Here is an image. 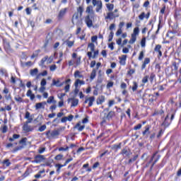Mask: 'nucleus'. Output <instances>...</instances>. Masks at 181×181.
<instances>
[{"label":"nucleus","mask_w":181,"mask_h":181,"mask_svg":"<svg viewBox=\"0 0 181 181\" xmlns=\"http://www.w3.org/2000/svg\"><path fill=\"white\" fill-rule=\"evenodd\" d=\"M85 21L88 28H91V26H93V20H91V16H87Z\"/></svg>","instance_id":"obj_8"},{"label":"nucleus","mask_w":181,"mask_h":181,"mask_svg":"<svg viewBox=\"0 0 181 181\" xmlns=\"http://www.w3.org/2000/svg\"><path fill=\"white\" fill-rule=\"evenodd\" d=\"M132 91H136L138 90V83L136 82H133V86L132 88Z\"/></svg>","instance_id":"obj_29"},{"label":"nucleus","mask_w":181,"mask_h":181,"mask_svg":"<svg viewBox=\"0 0 181 181\" xmlns=\"http://www.w3.org/2000/svg\"><path fill=\"white\" fill-rule=\"evenodd\" d=\"M74 128L76 129H78V131L81 132V131H83V129H84V128H86V126L85 125H81V123L78 122L76 124Z\"/></svg>","instance_id":"obj_16"},{"label":"nucleus","mask_w":181,"mask_h":181,"mask_svg":"<svg viewBox=\"0 0 181 181\" xmlns=\"http://www.w3.org/2000/svg\"><path fill=\"white\" fill-rule=\"evenodd\" d=\"M114 86V82H109L107 84V88H111V87H112Z\"/></svg>","instance_id":"obj_55"},{"label":"nucleus","mask_w":181,"mask_h":181,"mask_svg":"<svg viewBox=\"0 0 181 181\" xmlns=\"http://www.w3.org/2000/svg\"><path fill=\"white\" fill-rule=\"evenodd\" d=\"M73 118H74V116H73V115H70L69 117H67V120L69 122L73 121Z\"/></svg>","instance_id":"obj_59"},{"label":"nucleus","mask_w":181,"mask_h":181,"mask_svg":"<svg viewBox=\"0 0 181 181\" xmlns=\"http://www.w3.org/2000/svg\"><path fill=\"white\" fill-rule=\"evenodd\" d=\"M108 37V42H112V39L114 37V32L111 31Z\"/></svg>","instance_id":"obj_36"},{"label":"nucleus","mask_w":181,"mask_h":181,"mask_svg":"<svg viewBox=\"0 0 181 181\" xmlns=\"http://www.w3.org/2000/svg\"><path fill=\"white\" fill-rule=\"evenodd\" d=\"M145 18V13L143 12L139 16V18L140 21H144V18Z\"/></svg>","instance_id":"obj_49"},{"label":"nucleus","mask_w":181,"mask_h":181,"mask_svg":"<svg viewBox=\"0 0 181 181\" xmlns=\"http://www.w3.org/2000/svg\"><path fill=\"white\" fill-rule=\"evenodd\" d=\"M141 128H142V124H139L134 127V129H135V131H138V129H141Z\"/></svg>","instance_id":"obj_43"},{"label":"nucleus","mask_w":181,"mask_h":181,"mask_svg":"<svg viewBox=\"0 0 181 181\" xmlns=\"http://www.w3.org/2000/svg\"><path fill=\"white\" fill-rule=\"evenodd\" d=\"M113 115H115V112H114V111L109 112V114L104 113V116H103L104 121H105V119H111Z\"/></svg>","instance_id":"obj_5"},{"label":"nucleus","mask_w":181,"mask_h":181,"mask_svg":"<svg viewBox=\"0 0 181 181\" xmlns=\"http://www.w3.org/2000/svg\"><path fill=\"white\" fill-rule=\"evenodd\" d=\"M47 104H56V100H54V96H50L47 100Z\"/></svg>","instance_id":"obj_23"},{"label":"nucleus","mask_w":181,"mask_h":181,"mask_svg":"<svg viewBox=\"0 0 181 181\" xmlns=\"http://www.w3.org/2000/svg\"><path fill=\"white\" fill-rule=\"evenodd\" d=\"M108 47H109L111 50H114V42H112V43L109 44Z\"/></svg>","instance_id":"obj_64"},{"label":"nucleus","mask_w":181,"mask_h":181,"mask_svg":"<svg viewBox=\"0 0 181 181\" xmlns=\"http://www.w3.org/2000/svg\"><path fill=\"white\" fill-rule=\"evenodd\" d=\"M62 159H63V155H62V154H58V155L55 157V160H62Z\"/></svg>","instance_id":"obj_40"},{"label":"nucleus","mask_w":181,"mask_h":181,"mask_svg":"<svg viewBox=\"0 0 181 181\" xmlns=\"http://www.w3.org/2000/svg\"><path fill=\"white\" fill-rule=\"evenodd\" d=\"M81 62V58L78 57L75 59V63L76 66H78L80 64V62Z\"/></svg>","instance_id":"obj_44"},{"label":"nucleus","mask_w":181,"mask_h":181,"mask_svg":"<svg viewBox=\"0 0 181 181\" xmlns=\"http://www.w3.org/2000/svg\"><path fill=\"white\" fill-rule=\"evenodd\" d=\"M46 158H45V156L42 155H37L34 158V160H33V163H41V162H43Z\"/></svg>","instance_id":"obj_3"},{"label":"nucleus","mask_w":181,"mask_h":181,"mask_svg":"<svg viewBox=\"0 0 181 181\" xmlns=\"http://www.w3.org/2000/svg\"><path fill=\"white\" fill-rule=\"evenodd\" d=\"M45 105H46V102L36 103L35 110H40V108L45 110Z\"/></svg>","instance_id":"obj_12"},{"label":"nucleus","mask_w":181,"mask_h":181,"mask_svg":"<svg viewBox=\"0 0 181 181\" xmlns=\"http://www.w3.org/2000/svg\"><path fill=\"white\" fill-rule=\"evenodd\" d=\"M37 73H39V69H37V68L34 69H31L30 71V76H37Z\"/></svg>","instance_id":"obj_24"},{"label":"nucleus","mask_w":181,"mask_h":181,"mask_svg":"<svg viewBox=\"0 0 181 181\" xmlns=\"http://www.w3.org/2000/svg\"><path fill=\"white\" fill-rule=\"evenodd\" d=\"M132 35H134V36H138V35H139V28L138 27L135 28Z\"/></svg>","instance_id":"obj_26"},{"label":"nucleus","mask_w":181,"mask_h":181,"mask_svg":"<svg viewBox=\"0 0 181 181\" xmlns=\"http://www.w3.org/2000/svg\"><path fill=\"white\" fill-rule=\"evenodd\" d=\"M74 76L75 78H83V75L81 74V72H80V71H76Z\"/></svg>","instance_id":"obj_21"},{"label":"nucleus","mask_w":181,"mask_h":181,"mask_svg":"<svg viewBox=\"0 0 181 181\" xmlns=\"http://www.w3.org/2000/svg\"><path fill=\"white\" fill-rule=\"evenodd\" d=\"M65 44L68 47H73L74 46V40L70 41L69 40H66Z\"/></svg>","instance_id":"obj_20"},{"label":"nucleus","mask_w":181,"mask_h":181,"mask_svg":"<svg viewBox=\"0 0 181 181\" xmlns=\"http://www.w3.org/2000/svg\"><path fill=\"white\" fill-rule=\"evenodd\" d=\"M7 131H8V127L7 126H4L2 127V132H3V134H6V132H7Z\"/></svg>","instance_id":"obj_53"},{"label":"nucleus","mask_w":181,"mask_h":181,"mask_svg":"<svg viewBox=\"0 0 181 181\" xmlns=\"http://www.w3.org/2000/svg\"><path fill=\"white\" fill-rule=\"evenodd\" d=\"M77 13L80 14V16H81V15H83V12H84V8H83L82 6H79L78 8L77 9Z\"/></svg>","instance_id":"obj_33"},{"label":"nucleus","mask_w":181,"mask_h":181,"mask_svg":"<svg viewBox=\"0 0 181 181\" xmlns=\"http://www.w3.org/2000/svg\"><path fill=\"white\" fill-rule=\"evenodd\" d=\"M80 22V18L78 17V13H75L72 17V23H76Z\"/></svg>","instance_id":"obj_9"},{"label":"nucleus","mask_w":181,"mask_h":181,"mask_svg":"<svg viewBox=\"0 0 181 181\" xmlns=\"http://www.w3.org/2000/svg\"><path fill=\"white\" fill-rule=\"evenodd\" d=\"M26 141H28L27 138H23L21 141H20V144H26Z\"/></svg>","instance_id":"obj_60"},{"label":"nucleus","mask_w":181,"mask_h":181,"mask_svg":"<svg viewBox=\"0 0 181 181\" xmlns=\"http://www.w3.org/2000/svg\"><path fill=\"white\" fill-rule=\"evenodd\" d=\"M59 152L64 151L66 152V151H69V146H66V148L64 147H60L59 148Z\"/></svg>","instance_id":"obj_39"},{"label":"nucleus","mask_w":181,"mask_h":181,"mask_svg":"<svg viewBox=\"0 0 181 181\" xmlns=\"http://www.w3.org/2000/svg\"><path fill=\"white\" fill-rule=\"evenodd\" d=\"M119 63L122 66H125L127 62V55H122L119 57Z\"/></svg>","instance_id":"obj_11"},{"label":"nucleus","mask_w":181,"mask_h":181,"mask_svg":"<svg viewBox=\"0 0 181 181\" xmlns=\"http://www.w3.org/2000/svg\"><path fill=\"white\" fill-rule=\"evenodd\" d=\"M57 69V66H56V64H53L49 66L50 71H54Z\"/></svg>","instance_id":"obj_38"},{"label":"nucleus","mask_w":181,"mask_h":181,"mask_svg":"<svg viewBox=\"0 0 181 181\" xmlns=\"http://www.w3.org/2000/svg\"><path fill=\"white\" fill-rule=\"evenodd\" d=\"M28 123H25V124L23 127V131H25V132H30L32 131H33V129H32V127H30V126L28 125Z\"/></svg>","instance_id":"obj_14"},{"label":"nucleus","mask_w":181,"mask_h":181,"mask_svg":"<svg viewBox=\"0 0 181 181\" xmlns=\"http://www.w3.org/2000/svg\"><path fill=\"white\" fill-rule=\"evenodd\" d=\"M144 51H141L139 56V60H140V61L144 59Z\"/></svg>","instance_id":"obj_45"},{"label":"nucleus","mask_w":181,"mask_h":181,"mask_svg":"<svg viewBox=\"0 0 181 181\" xmlns=\"http://www.w3.org/2000/svg\"><path fill=\"white\" fill-rule=\"evenodd\" d=\"M14 100H16V101H17V103H22L23 101V99L22 98L18 96V97H15L14 98Z\"/></svg>","instance_id":"obj_48"},{"label":"nucleus","mask_w":181,"mask_h":181,"mask_svg":"<svg viewBox=\"0 0 181 181\" xmlns=\"http://www.w3.org/2000/svg\"><path fill=\"white\" fill-rule=\"evenodd\" d=\"M66 12H67V8H62V10H60L58 14L59 19H62L64 15H66Z\"/></svg>","instance_id":"obj_13"},{"label":"nucleus","mask_w":181,"mask_h":181,"mask_svg":"<svg viewBox=\"0 0 181 181\" xmlns=\"http://www.w3.org/2000/svg\"><path fill=\"white\" fill-rule=\"evenodd\" d=\"M122 53H124V54L129 53V49H128L127 47H124L122 49Z\"/></svg>","instance_id":"obj_50"},{"label":"nucleus","mask_w":181,"mask_h":181,"mask_svg":"<svg viewBox=\"0 0 181 181\" xmlns=\"http://www.w3.org/2000/svg\"><path fill=\"white\" fill-rule=\"evenodd\" d=\"M122 154L123 155V156H127V158H129L131 155H132V152H131V150H129V148H125L122 150Z\"/></svg>","instance_id":"obj_4"},{"label":"nucleus","mask_w":181,"mask_h":181,"mask_svg":"<svg viewBox=\"0 0 181 181\" xmlns=\"http://www.w3.org/2000/svg\"><path fill=\"white\" fill-rule=\"evenodd\" d=\"M40 84H41V86L45 87V86H46V84H47L46 79L43 78V79L41 81Z\"/></svg>","instance_id":"obj_52"},{"label":"nucleus","mask_w":181,"mask_h":181,"mask_svg":"<svg viewBox=\"0 0 181 181\" xmlns=\"http://www.w3.org/2000/svg\"><path fill=\"white\" fill-rule=\"evenodd\" d=\"M151 62V59H149V58H146L145 59H144V63L145 64H149V62Z\"/></svg>","instance_id":"obj_62"},{"label":"nucleus","mask_w":181,"mask_h":181,"mask_svg":"<svg viewBox=\"0 0 181 181\" xmlns=\"http://www.w3.org/2000/svg\"><path fill=\"white\" fill-rule=\"evenodd\" d=\"M88 47L90 49V52H94L95 46L93 43H89Z\"/></svg>","instance_id":"obj_34"},{"label":"nucleus","mask_w":181,"mask_h":181,"mask_svg":"<svg viewBox=\"0 0 181 181\" xmlns=\"http://www.w3.org/2000/svg\"><path fill=\"white\" fill-rule=\"evenodd\" d=\"M135 42H136V35L132 34V37L129 40V43L130 45H134V43H135Z\"/></svg>","instance_id":"obj_22"},{"label":"nucleus","mask_w":181,"mask_h":181,"mask_svg":"<svg viewBox=\"0 0 181 181\" xmlns=\"http://www.w3.org/2000/svg\"><path fill=\"white\" fill-rule=\"evenodd\" d=\"M136 159H138V155L134 156L133 157V158H130V159L129 160V162H128L129 165L131 164V163H132V162H135V160H136Z\"/></svg>","instance_id":"obj_30"},{"label":"nucleus","mask_w":181,"mask_h":181,"mask_svg":"<svg viewBox=\"0 0 181 181\" xmlns=\"http://www.w3.org/2000/svg\"><path fill=\"white\" fill-rule=\"evenodd\" d=\"M156 76L154 74H151L150 75V78H149V80L151 81V83H153V79L155 78Z\"/></svg>","instance_id":"obj_46"},{"label":"nucleus","mask_w":181,"mask_h":181,"mask_svg":"<svg viewBox=\"0 0 181 181\" xmlns=\"http://www.w3.org/2000/svg\"><path fill=\"white\" fill-rule=\"evenodd\" d=\"M74 63H76V59H71L69 62V66H74Z\"/></svg>","instance_id":"obj_56"},{"label":"nucleus","mask_w":181,"mask_h":181,"mask_svg":"<svg viewBox=\"0 0 181 181\" xmlns=\"http://www.w3.org/2000/svg\"><path fill=\"white\" fill-rule=\"evenodd\" d=\"M95 101V98L94 96L90 97V98H86L85 100V104L88 103V107H92L93 103Z\"/></svg>","instance_id":"obj_6"},{"label":"nucleus","mask_w":181,"mask_h":181,"mask_svg":"<svg viewBox=\"0 0 181 181\" xmlns=\"http://www.w3.org/2000/svg\"><path fill=\"white\" fill-rule=\"evenodd\" d=\"M60 135V130L54 129L52 132L48 131L46 132V136L48 139H54L57 136Z\"/></svg>","instance_id":"obj_1"},{"label":"nucleus","mask_w":181,"mask_h":181,"mask_svg":"<svg viewBox=\"0 0 181 181\" xmlns=\"http://www.w3.org/2000/svg\"><path fill=\"white\" fill-rule=\"evenodd\" d=\"M45 151H46V148L45 147H40L38 149V153H43V152H45Z\"/></svg>","instance_id":"obj_47"},{"label":"nucleus","mask_w":181,"mask_h":181,"mask_svg":"<svg viewBox=\"0 0 181 181\" xmlns=\"http://www.w3.org/2000/svg\"><path fill=\"white\" fill-rule=\"evenodd\" d=\"M40 119H42V116H38L36 119H35L34 122H39V121H40Z\"/></svg>","instance_id":"obj_63"},{"label":"nucleus","mask_w":181,"mask_h":181,"mask_svg":"<svg viewBox=\"0 0 181 181\" xmlns=\"http://www.w3.org/2000/svg\"><path fill=\"white\" fill-rule=\"evenodd\" d=\"M96 74H97V71H95V69H93L90 74V79L94 80V78H95Z\"/></svg>","instance_id":"obj_25"},{"label":"nucleus","mask_w":181,"mask_h":181,"mask_svg":"<svg viewBox=\"0 0 181 181\" xmlns=\"http://www.w3.org/2000/svg\"><path fill=\"white\" fill-rule=\"evenodd\" d=\"M107 8L109 11H112L114 9V4H107Z\"/></svg>","instance_id":"obj_42"},{"label":"nucleus","mask_w":181,"mask_h":181,"mask_svg":"<svg viewBox=\"0 0 181 181\" xmlns=\"http://www.w3.org/2000/svg\"><path fill=\"white\" fill-rule=\"evenodd\" d=\"M146 44V37H143L141 39V47H145Z\"/></svg>","instance_id":"obj_31"},{"label":"nucleus","mask_w":181,"mask_h":181,"mask_svg":"<svg viewBox=\"0 0 181 181\" xmlns=\"http://www.w3.org/2000/svg\"><path fill=\"white\" fill-rule=\"evenodd\" d=\"M3 165H5L6 166H11V163L9 161V159H6L4 161L1 162Z\"/></svg>","instance_id":"obj_28"},{"label":"nucleus","mask_w":181,"mask_h":181,"mask_svg":"<svg viewBox=\"0 0 181 181\" xmlns=\"http://www.w3.org/2000/svg\"><path fill=\"white\" fill-rule=\"evenodd\" d=\"M118 15H115L114 12H109L107 13V16L105 18V19H110L112 20L114 18H118Z\"/></svg>","instance_id":"obj_10"},{"label":"nucleus","mask_w":181,"mask_h":181,"mask_svg":"<svg viewBox=\"0 0 181 181\" xmlns=\"http://www.w3.org/2000/svg\"><path fill=\"white\" fill-rule=\"evenodd\" d=\"M98 56V50L94 52L93 56L92 57L93 59H95Z\"/></svg>","instance_id":"obj_61"},{"label":"nucleus","mask_w":181,"mask_h":181,"mask_svg":"<svg viewBox=\"0 0 181 181\" xmlns=\"http://www.w3.org/2000/svg\"><path fill=\"white\" fill-rule=\"evenodd\" d=\"M65 93H69L70 91V84H66L64 87Z\"/></svg>","instance_id":"obj_41"},{"label":"nucleus","mask_w":181,"mask_h":181,"mask_svg":"<svg viewBox=\"0 0 181 181\" xmlns=\"http://www.w3.org/2000/svg\"><path fill=\"white\" fill-rule=\"evenodd\" d=\"M148 78H149V76H146L142 78V83L143 84H146V83H148Z\"/></svg>","instance_id":"obj_32"},{"label":"nucleus","mask_w":181,"mask_h":181,"mask_svg":"<svg viewBox=\"0 0 181 181\" xmlns=\"http://www.w3.org/2000/svg\"><path fill=\"white\" fill-rule=\"evenodd\" d=\"M71 100L72 101V107H76L78 105V99H69V100Z\"/></svg>","instance_id":"obj_27"},{"label":"nucleus","mask_w":181,"mask_h":181,"mask_svg":"<svg viewBox=\"0 0 181 181\" xmlns=\"http://www.w3.org/2000/svg\"><path fill=\"white\" fill-rule=\"evenodd\" d=\"M104 101H105V96L101 95V96H99V98L97 99L96 103L98 105H100L104 103Z\"/></svg>","instance_id":"obj_18"},{"label":"nucleus","mask_w":181,"mask_h":181,"mask_svg":"<svg viewBox=\"0 0 181 181\" xmlns=\"http://www.w3.org/2000/svg\"><path fill=\"white\" fill-rule=\"evenodd\" d=\"M47 127L45 124H43L42 126L40 127L38 129V131L40 132H43V131H45Z\"/></svg>","instance_id":"obj_37"},{"label":"nucleus","mask_w":181,"mask_h":181,"mask_svg":"<svg viewBox=\"0 0 181 181\" xmlns=\"http://www.w3.org/2000/svg\"><path fill=\"white\" fill-rule=\"evenodd\" d=\"M114 104H115V101L110 100L109 104H108V107L110 108V107H112V105H114Z\"/></svg>","instance_id":"obj_57"},{"label":"nucleus","mask_w":181,"mask_h":181,"mask_svg":"<svg viewBox=\"0 0 181 181\" xmlns=\"http://www.w3.org/2000/svg\"><path fill=\"white\" fill-rule=\"evenodd\" d=\"M86 13L90 16L91 18H94V10H93V6H89L86 8Z\"/></svg>","instance_id":"obj_7"},{"label":"nucleus","mask_w":181,"mask_h":181,"mask_svg":"<svg viewBox=\"0 0 181 181\" xmlns=\"http://www.w3.org/2000/svg\"><path fill=\"white\" fill-rule=\"evenodd\" d=\"M149 132V127H146V129L143 132V135H146Z\"/></svg>","instance_id":"obj_51"},{"label":"nucleus","mask_w":181,"mask_h":181,"mask_svg":"<svg viewBox=\"0 0 181 181\" xmlns=\"http://www.w3.org/2000/svg\"><path fill=\"white\" fill-rule=\"evenodd\" d=\"M64 85V83H60V81H56V80H53L52 81V86H56L57 87H62V86Z\"/></svg>","instance_id":"obj_17"},{"label":"nucleus","mask_w":181,"mask_h":181,"mask_svg":"<svg viewBox=\"0 0 181 181\" xmlns=\"http://www.w3.org/2000/svg\"><path fill=\"white\" fill-rule=\"evenodd\" d=\"M30 173H29V169L26 170V171L25 172V173L23 174V177H27V176H29Z\"/></svg>","instance_id":"obj_58"},{"label":"nucleus","mask_w":181,"mask_h":181,"mask_svg":"<svg viewBox=\"0 0 181 181\" xmlns=\"http://www.w3.org/2000/svg\"><path fill=\"white\" fill-rule=\"evenodd\" d=\"M78 84H80V86H84L86 83L84 82V81L76 79L74 83L75 87H78Z\"/></svg>","instance_id":"obj_19"},{"label":"nucleus","mask_w":181,"mask_h":181,"mask_svg":"<svg viewBox=\"0 0 181 181\" xmlns=\"http://www.w3.org/2000/svg\"><path fill=\"white\" fill-rule=\"evenodd\" d=\"M92 4L93 6H96V12H101L103 9V1H101V0H93Z\"/></svg>","instance_id":"obj_2"},{"label":"nucleus","mask_w":181,"mask_h":181,"mask_svg":"<svg viewBox=\"0 0 181 181\" xmlns=\"http://www.w3.org/2000/svg\"><path fill=\"white\" fill-rule=\"evenodd\" d=\"M162 46L160 45H157L154 49L155 52L158 53V57H162V51H160Z\"/></svg>","instance_id":"obj_15"},{"label":"nucleus","mask_w":181,"mask_h":181,"mask_svg":"<svg viewBox=\"0 0 181 181\" xmlns=\"http://www.w3.org/2000/svg\"><path fill=\"white\" fill-rule=\"evenodd\" d=\"M121 33H122V29L119 28L117 30V31L116 32V36H119V35H121Z\"/></svg>","instance_id":"obj_54"},{"label":"nucleus","mask_w":181,"mask_h":181,"mask_svg":"<svg viewBox=\"0 0 181 181\" xmlns=\"http://www.w3.org/2000/svg\"><path fill=\"white\" fill-rule=\"evenodd\" d=\"M40 53V50L37 49L35 52L34 54H33V55L31 56V59H35V57H37V54H39Z\"/></svg>","instance_id":"obj_35"}]
</instances>
